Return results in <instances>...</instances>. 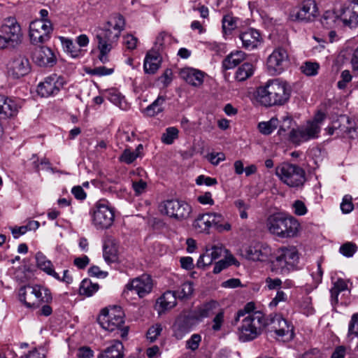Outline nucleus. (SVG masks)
Here are the masks:
<instances>
[{"instance_id":"28","label":"nucleus","mask_w":358,"mask_h":358,"mask_svg":"<svg viewBox=\"0 0 358 358\" xmlns=\"http://www.w3.org/2000/svg\"><path fill=\"white\" fill-rule=\"evenodd\" d=\"M36 260L37 266L45 272L48 275H50L57 280H59V275L54 270L52 262L48 260L46 257L41 252H38L36 255Z\"/></svg>"},{"instance_id":"61","label":"nucleus","mask_w":358,"mask_h":358,"mask_svg":"<svg viewBox=\"0 0 358 358\" xmlns=\"http://www.w3.org/2000/svg\"><path fill=\"white\" fill-rule=\"evenodd\" d=\"M292 208L294 214L299 216L304 215L308 210L305 203L300 200H296L293 203Z\"/></svg>"},{"instance_id":"15","label":"nucleus","mask_w":358,"mask_h":358,"mask_svg":"<svg viewBox=\"0 0 358 358\" xmlns=\"http://www.w3.org/2000/svg\"><path fill=\"white\" fill-rule=\"evenodd\" d=\"M265 327H268L270 331H273L279 338L287 336L292 339L294 337V327L281 315H269L264 316Z\"/></svg>"},{"instance_id":"64","label":"nucleus","mask_w":358,"mask_h":358,"mask_svg":"<svg viewBox=\"0 0 358 358\" xmlns=\"http://www.w3.org/2000/svg\"><path fill=\"white\" fill-rule=\"evenodd\" d=\"M358 336V314L354 315L352 317L351 321L348 327V336Z\"/></svg>"},{"instance_id":"39","label":"nucleus","mask_w":358,"mask_h":358,"mask_svg":"<svg viewBox=\"0 0 358 358\" xmlns=\"http://www.w3.org/2000/svg\"><path fill=\"white\" fill-rule=\"evenodd\" d=\"M189 330L190 328L186 320H178L173 325L174 336L177 339H182Z\"/></svg>"},{"instance_id":"57","label":"nucleus","mask_w":358,"mask_h":358,"mask_svg":"<svg viewBox=\"0 0 358 358\" xmlns=\"http://www.w3.org/2000/svg\"><path fill=\"white\" fill-rule=\"evenodd\" d=\"M352 76L348 70H345L341 72V80L338 82L337 86L340 90H343L346 87L347 84L352 80Z\"/></svg>"},{"instance_id":"42","label":"nucleus","mask_w":358,"mask_h":358,"mask_svg":"<svg viewBox=\"0 0 358 358\" xmlns=\"http://www.w3.org/2000/svg\"><path fill=\"white\" fill-rule=\"evenodd\" d=\"M107 99L113 104L120 108H124L125 99L123 96L115 89H110L106 92Z\"/></svg>"},{"instance_id":"26","label":"nucleus","mask_w":358,"mask_h":358,"mask_svg":"<svg viewBox=\"0 0 358 358\" xmlns=\"http://www.w3.org/2000/svg\"><path fill=\"white\" fill-rule=\"evenodd\" d=\"M358 5L343 6L341 8V20L346 25L358 22Z\"/></svg>"},{"instance_id":"53","label":"nucleus","mask_w":358,"mask_h":358,"mask_svg":"<svg viewBox=\"0 0 358 358\" xmlns=\"http://www.w3.org/2000/svg\"><path fill=\"white\" fill-rule=\"evenodd\" d=\"M224 310H221L215 315V316L213 319V324L211 328L214 331H219L221 330L224 321Z\"/></svg>"},{"instance_id":"51","label":"nucleus","mask_w":358,"mask_h":358,"mask_svg":"<svg viewBox=\"0 0 358 358\" xmlns=\"http://www.w3.org/2000/svg\"><path fill=\"white\" fill-rule=\"evenodd\" d=\"M113 68H107L106 66H97L87 71V73L93 76H103L110 75L113 73Z\"/></svg>"},{"instance_id":"7","label":"nucleus","mask_w":358,"mask_h":358,"mask_svg":"<svg viewBox=\"0 0 358 358\" xmlns=\"http://www.w3.org/2000/svg\"><path fill=\"white\" fill-rule=\"evenodd\" d=\"M0 49L15 48L21 43L22 31L15 17H6L1 26Z\"/></svg>"},{"instance_id":"35","label":"nucleus","mask_w":358,"mask_h":358,"mask_svg":"<svg viewBox=\"0 0 358 358\" xmlns=\"http://www.w3.org/2000/svg\"><path fill=\"white\" fill-rule=\"evenodd\" d=\"M254 71V66L251 63H243L236 70L235 79L238 82L245 81L253 75Z\"/></svg>"},{"instance_id":"11","label":"nucleus","mask_w":358,"mask_h":358,"mask_svg":"<svg viewBox=\"0 0 358 358\" xmlns=\"http://www.w3.org/2000/svg\"><path fill=\"white\" fill-rule=\"evenodd\" d=\"M275 174L282 182L291 187L302 186L306 180L304 170L300 166L282 163L275 169Z\"/></svg>"},{"instance_id":"56","label":"nucleus","mask_w":358,"mask_h":358,"mask_svg":"<svg viewBox=\"0 0 358 358\" xmlns=\"http://www.w3.org/2000/svg\"><path fill=\"white\" fill-rule=\"evenodd\" d=\"M201 341V336L198 334H193L191 338L186 342V348L195 351L198 349L199 344Z\"/></svg>"},{"instance_id":"43","label":"nucleus","mask_w":358,"mask_h":358,"mask_svg":"<svg viewBox=\"0 0 358 358\" xmlns=\"http://www.w3.org/2000/svg\"><path fill=\"white\" fill-rule=\"evenodd\" d=\"M278 120L275 117H272L268 122H262L258 124V129L264 135L271 134L278 127Z\"/></svg>"},{"instance_id":"29","label":"nucleus","mask_w":358,"mask_h":358,"mask_svg":"<svg viewBox=\"0 0 358 358\" xmlns=\"http://www.w3.org/2000/svg\"><path fill=\"white\" fill-rule=\"evenodd\" d=\"M246 57V54L237 50L229 54L222 62V66L225 70L231 69L242 62Z\"/></svg>"},{"instance_id":"14","label":"nucleus","mask_w":358,"mask_h":358,"mask_svg":"<svg viewBox=\"0 0 358 358\" xmlns=\"http://www.w3.org/2000/svg\"><path fill=\"white\" fill-rule=\"evenodd\" d=\"M114 211L106 203L98 202L92 210L93 225L97 229L109 228L114 221Z\"/></svg>"},{"instance_id":"22","label":"nucleus","mask_w":358,"mask_h":358,"mask_svg":"<svg viewBox=\"0 0 358 358\" xmlns=\"http://www.w3.org/2000/svg\"><path fill=\"white\" fill-rule=\"evenodd\" d=\"M32 59L40 66H52L56 63V57L52 50L44 45H39L34 49Z\"/></svg>"},{"instance_id":"4","label":"nucleus","mask_w":358,"mask_h":358,"mask_svg":"<svg viewBox=\"0 0 358 358\" xmlns=\"http://www.w3.org/2000/svg\"><path fill=\"white\" fill-rule=\"evenodd\" d=\"M268 231L281 238H289L296 236L300 224L292 216H287L282 213L270 215L266 221Z\"/></svg>"},{"instance_id":"3","label":"nucleus","mask_w":358,"mask_h":358,"mask_svg":"<svg viewBox=\"0 0 358 358\" xmlns=\"http://www.w3.org/2000/svg\"><path fill=\"white\" fill-rule=\"evenodd\" d=\"M292 92L290 85L279 79L268 80L264 85L257 88L255 96L257 102L266 107L282 106L289 99Z\"/></svg>"},{"instance_id":"1","label":"nucleus","mask_w":358,"mask_h":358,"mask_svg":"<svg viewBox=\"0 0 358 358\" xmlns=\"http://www.w3.org/2000/svg\"><path fill=\"white\" fill-rule=\"evenodd\" d=\"M124 26L125 21L123 16L115 14L96 34L95 39L99 52L98 59L101 63L106 64L110 62L109 54L117 45Z\"/></svg>"},{"instance_id":"25","label":"nucleus","mask_w":358,"mask_h":358,"mask_svg":"<svg viewBox=\"0 0 358 358\" xmlns=\"http://www.w3.org/2000/svg\"><path fill=\"white\" fill-rule=\"evenodd\" d=\"M243 46L245 49L252 50L257 48L261 43L259 32L254 29H249L240 35Z\"/></svg>"},{"instance_id":"40","label":"nucleus","mask_w":358,"mask_h":358,"mask_svg":"<svg viewBox=\"0 0 358 358\" xmlns=\"http://www.w3.org/2000/svg\"><path fill=\"white\" fill-rule=\"evenodd\" d=\"M178 299L185 300L191 297L194 292L193 283L186 282L181 285V286L175 291Z\"/></svg>"},{"instance_id":"13","label":"nucleus","mask_w":358,"mask_h":358,"mask_svg":"<svg viewBox=\"0 0 358 358\" xmlns=\"http://www.w3.org/2000/svg\"><path fill=\"white\" fill-rule=\"evenodd\" d=\"M53 26L50 20H34L29 27V37L31 44L38 45L51 38Z\"/></svg>"},{"instance_id":"31","label":"nucleus","mask_w":358,"mask_h":358,"mask_svg":"<svg viewBox=\"0 0 358 358\" xmlns=\"http://www.w3.org/2000/svg\"><path fill=\"white\" fill-rule=\"evenodd\" d=\"M211 224H213L219 232L228 231L231 229L228 222H224V216L219 213H208Z\"/></svg>"},{"instance_id":"32","label":"nucleus","mask_w":358,"mask_h":358,"mask_svg":"<svg viewBox=\"0 0 358 358\" xmlns=\"http://www.w3.org/2000/svg\"><path fill=\"white\" fill-rule=\"evenodd\" d=\"M348 280H345L343 278H338L337 280L334 282V286L330 289L332 305L338 303L340 292L348 289Z\"/></svg>"},{"instance_id":"5","label":"nucleus","mask_w":358,"mask_h":358,"mask_svg":"<svg viewBox=\"0 0 358 358\" xmlns=\"http://www.w3.org/2000/svg\"><path fill=\"white\" fill-rule=\"evenodd\" d=\"M124 312L120 306L106 308L98 317L101 327L108 331H120L122 337L128 334V327H124Z\"/></svg>"},{"instance_id":"46","label":"nucleus","mask_w":358,"mask_h":358,"mask_svg":"<svg viewBox=\"0 0 358 358\" xmlns=\"http://www.w3.org/2000/svg\"><path fill=\"white\" fill-rule=\"evenodd\" d=\"M178 132L176 127H168L162 136V141L166 145L172 144L174 140L178 138Z\"/></svg>"},{"instance_id":"60","label":"nucleus","mask_w":358,"mask_h":358,"mask_svg":"<svg viewBox=\"0 0 358 358\" xmlns=\"http://www.w3.org/2000/svg\"><path fill=\"white\" fill-rule=\"evenodd\" d=\"M301 306L303 308L304 313L307 315H311L314 312V308L312 305V299L308 296L302 299Z\"/></svg>"},{"instance_id":"21","label":"nucleus","mask_w":358,"mask_h":358,"mask_svg":"<svg viewBox=\"0 0 358 358\" xmlns=\"http://www.w3.org/2000/svg\"><path fill=\"white\" fill-rule=\"evenodd\" d=\"M317 11V8L315 1L304 0L298 10L292 11L291 17L294 20L308 22L315 17Z\"/></svg>"},{"instance_id":"62","label":"nucleus","mask_w":358,"mask_h":358,"mask_svg":"<svg viewBox=\"0 0 358 358\" xmlns=\"http://www.w3.org/2000/svg\"><path fill=\"white\" fill-rule=\"evenodd\" d=\"M354 208L353 203H352V198L350 196L345 195L341 203V209L343 213H349Z\"/></svg>"},{"instance_id":"33","label":"nucleus","mask_w":358,"mask_h":358,"mask_svg":"<svg viewBox=\"0 0 358 358\" xmlns=\"http://www.w3.org/2000/svg\"><path fill=\"white\" fill-rule=\"evenodd\" d=\"M123 345L119 341L110 347L107 348L99 356V358H122L123 357Z\"/></svg>"},{"instance_id":"48","label":"nucleus","mask_w":358,"mask_h":358,"mask_svg":"<svg viewBox=\"0 0 358 358\" xmlns=\"http://www.w3.org/2000/svg\"><path fill=\"white\" fill-rule=\"evenodd\" d=\"M357 250V246L352 242H347L343 244L339 248L340 253L346 257H352Z\"/></svg>"},{"instance_id":"36","label":"nucleus","mask_w":358,"mask_h":358,"mask_svg":"<svg viewBox=\"0 0 358 358\" xmlns=\"http://www.w3.org/2000/svg\"><path fill=\"white\" fill-rule=\"evenodd\" d=\"M219 303L216 301H210L200 306L196 310V315L199 318L208 317L215 313Z\"/></svg>"},{"instance_id":"41","label":"nucleus","mask_w":358,"mask_h":358,"mask_svg":"<svg viewBox=\"0 0 358 358\" xmlns=\"http://www.w3.org/2000/svg\"><path fill=\"white\" fill-rule=\"evenodd\" d=\"M59 38L63 48L66 52L70 54L72 57H77L79 56L81 50L73 43L72 40L62 36L59 37Z\"/></svg>"},{"instance_id":"12","label":"nucleus","mask_w":358,"mask_h":358,"mask_svg":"<svg viewBox=\"0 0 358 358\" xmlns=\"http://www.w3.org/2000/svg\"><path fill=\"white\" fill-rule=\"evenodd\" d=\"M159 209L162 213L178 221L188 218L192 212V208L187 203L178 199L162 202Z\"/></svg>"},{"instance_id":"19","label":"nucleus","mask_w":358,"mask_h":358,"mask_svg":"<svg viewBox=\"0 0 358 358\" xmlns=\"http://www.w3.org/2000/svg\"><path fill=\"white\" fill-rule=\"evenodd\" d=\"M152 287L153 283L151 277L149 275L143 274L128 282L124 293L129 291H135L140 298H143L151 292Z\"/></svg>"},{"instance_id":"9","label":"nucleus","mask_w":358,"mask_h":358,"mask_svg":"<svg viewBox=\"0 0 358 358\" xmlns=\"http://www.w3.org/2000/svg\"><path fill=\"white\" fill-rule=\"evenodd\" d=\"M326 117L324 113L318 112L313 120L308 121L307 124L297 129H292L289 134L290 140L293 143H300L310 139L318 138L320 132L321 124Z\"/></svg>"},{"instance_id":"44","label":"nucleus","mask_w":358,"mask_h":358,"mask_svg":"<svg viewBox=\"0 0 358 358\" xmlns=\"http://www.w3.org/2000/svg\"><path fill=\"white\" fill-rule=\"evenodd\" d=\"M236 259L231 255H224V259H221L215 263L213 273L215 274L220 273L222 270L227 268L228 266L232 264H236Z\"/></svg>"},{"instance_id":"27","label":"nucleus","mask_w":358,"mask_h":358,"mask_svg":"<svg viewBox=\"0 0 358 358\" xmlns=\"http://www.w3.org/2000/svg\"><path fill=\"white\" fill-rule=\"evenodd\" d=\"M178 296L175 291H166L160 296L157 303L160 310L159 313L170 310L176 306V300Z\"/></svg>"},{"instance_id":"63","label":"nucleus","mask_w":358,"mask_h":358,"mask_svg":"<svg viewBox=\"0 0 358 358\" xmlns=\"http://www.w3.org/2000/svg\"><path fill=\"white\" fill-rule=\"evenodd\" d=\"M255 306L254 303H248L243 309H241L237 312L235 322L236 323L239 320L240 317L245 316L246 313H248V315L252 314L251 313L255 310Z\"/></svg>"},{"instance_id":"30","label":"nucleus","mask_w":358,"mask_h":358,"mask_svg":"<svg viewBox=\"0 0 358 358\" xmlns=\"http://www.w3.org/2000/svg\"><path fill=\"white\" fill-rule=\"evenodd\" d=\"M103 255L105 261L108 264L119 261L117 247L113 241H108L105 243Z\"/></svg>"},{"instance_id":"2","label":"nucleus","mask_w":358,"mask_h":358,"mask_svg":"<svg viewBox=\"0 0 358 358\" xmlns=\"http://www.w3.org/2000/svg\"><path fill=\"white\" fill-rule=\"evenodd\" d=\"M124 26L125 21L123 16L115 14L96 34L95 39L99 52L98 59L101 63L106 64L110 62L109 54L117 45Z\"/></svg>"},{"instance_id":"55","label":"nucleus","mask_w":358,"mask_h":358,"mask_svg":"<svg viewBox=\"0 0 358 358\" xmlns=\"http://www.w3.org/2000/svg\"><path fill=\"white\" fill-rule=\"evenodd\" d=\"M336 20L337 17L335 15V14L328 11L324 14L321 20V22L324 27L329 29L332 27Z\"/></svg>"},{"instance_id":"24","label":"nucleus","mask_w":358,"mask_h":358,"mask_svg":"<svg viewBox=\"0 0 358 358\" xmlns=\"http://www.w3.org/2000/svg\"><path fill=\"white\" fill-rule=\"evenodd\" d=\"M179 76L187 84L195 87H199L203 85L206 74L201 70L185 67L180 69Z\"/></svg>"},{"instance_id":"6","label":"nucleus","mask_w":358,"mask_h":358,"mask_svg":"<svg viewBox=\"0 0 358 358\" xmlns=\"http://www.w3.org/2000/svg\"><path fill=\"white\" fill-rule=\"evenodd\" d=\"M265 328L264 315L256 311L246 316L238 329V338L242 342H248L257 338Z\"/></svg>"},{"instance_id":"34","label":"nucleus","mask_w":358,"mask_h":358,"mask_svg":"<svg viewBox=\"0 0 358 358\" xmlns=\"http://www.w3.org/2000/svg\"><path fill=\"white\" fill-rule=\"evenodd\" d=\"M166 97L165 96H159L150 105L145 109V113L148 116L153 117L164 110V105Z\"/></svg>"},{"instance_id":"45","label":"nucleus","mask_w":358,"mask_h":358,"mask_svg":"<svg viewBox=\"0 0 358 358\" xmlns=\"http://www.w3.org/2000/svg\"><path fill=\"white\" fill-rule=\"evenodd\" d=\"M212 226L210 217L208 213L199 215L194 222V227L200 231L208 230Z\"/></svg>"},{"instance_id":"50","label":"nucleus","mask_w":358,"mask_h":358,"mask_svg":"<svg viewBox=\"0 0 358 358\" xmlns=\"http://www.w3.org/2000/svg\"><path fill=\"white\" fill-rule=\"evenodd\" d=\"M213 259L212 257H210V250L207 247L205 252L200 255L197 261L196 265L199 268H203L205 266L210 265L213 263Z\"/></svg>"},{"instance_id":"10","label":"nucleus","mask_w":358,"mask_h":358,"mask_svg":"<svg viewBox=\"0 0 358 358\" xmlns=\"http://www.w3.org/2000/svg\"><path fill=\"white\" fill-rule=\"evenodd\" d=\"M19 299L27 307H36L40 303H48L52 300L50 291L41 285H27L19 289Z\"/></svg>"},{"instance_id":"47","label":"nucleus","mask_w":358,"mask_h":358,"mask_svg":"<svg viewBox=\"0 0 358 358\" xmlns=\"http://www.w3.org/2000/svg\"><path fill=\"white\" fill-rule=\"evenodd\" d=\"M320 65L316 62H306L302 64L300 69L307 76H314L317 74Z\"/></svg>"},{"instance_id":"16","label":"nucleus","mask_w":358,"mask_h":358,"mask_svg":"<svg viewBox=\"0 0 358 358\" xmlns=\"http://www.w3.org/2000/svg\"><path fill=\"white\" fill-rule=\"evenodd\" d=\"M289 63V57L287 51L283 48H276L268 56L266 65L271 74H280L287 67Z\"/></svg>"},{"instance_id":"54","label":"nucleus","mask_w":358,"mask_h":358,"mask_svg":"<svg viewBox=\"0 0 358 358\" xmlns=\"http://www.w3.org/2000/svg\"><path fill=\"white\" fill-rule=\"evenodd\" d=\"M138 157V153L131 151L129 149H126L120 156V159L127 164H130L134 162Z\"/></svg>"},{"instance_id":"18","label":"nucleus","mask_w":358,"mask_h":358,"mask_svg":"<svg viewBox=\"0 0 358 358\" xmlns=\"http://www.w3.org/2000/svg\"><path fill=\"white\" fill-rule=\"evenodd\" d=\"M7 69L10 76L18 79L30 72L31 64L26 56L18 55L10 60L7 64Z\"/></svg>"},{"instance_id":"59","label":"nucleus","mask_w":358,"mask_h":358,"mask_svg":"<svg viewBox=\"0 0 358 358\" xmlns=\"http://www.w3.org/2000/svg\"><path fill=\"white\" fill-rule=\"evenodd\" d=\"M132 187L136 194L139 195L145 191L147 188V182L142 179L133 180Z\"/></svg>"},{"instance_id":"8","label":"nucleus","mask_w":358,"mask_h":358,"mask_svg":"<svg viewBox=\"0 0 358 358\" xmlns=\"http://www.w3.org/2000/svg\"><path fill=\"white\" fill-rule=\"evenodd\" d=\"M298 262L299 254L295 247H282L275 252L272 268L276 273L286 274L296 267Z\"/></svg>"},{"instance_id":"52","label":"nucleus","mask_w":358,"mask_h":358,"mask_svg":"<svg viewBox=\"0 0 358 358\" xmlns=\"http://www.w3.org/2000/svg\"><path fill=\"white\" fill-rule=\"evenodd\" d=\"M208 248L210 250V257H212L213 261L220 258L227 252V250L222 245H214L208 247Z\"/></svg>"},{"instance_id":"58","label":"nucleus","mask_w":358,"mask_h":358,"mask_svg":"<svg viewBox=\"0 0 358 358\" xmlns=\"http://www.w3.org/2000/svg\"><path fill=\"white\" fill-rule=\"evenodd\" d=\"M169 40V36L165 32H161L157 37L155 43V48L159 51L162 50L166 45L167 41Z\"/></svg>"},{"instance_id":"38","label":"nucleus","mask_w":358,"mask_h":358,"mask_svg":"<svg viewBox=\"0 0 358 358\" xmlns=\"http://www.w3.org/2000/svg\"><path fill=\"white\" fill-rule=\"evenodd\" d=\"M160 59L157 55L148 53L144 60V71L148 73H155L159 66Z\"/></svg>"},{"instance_id":"17","label":"nucleus","mask_w":358,"mask_h":358,"mask_svg":"<svg viewBox=\"0 0 358 358\" xmlns=\"http://www.w3.org/2000/svg\"><path fill=\"white\" fill-rule=\"evenodd\" d=\"M64 79L60 76L52 74L45 78L44 81L39 83L37 92L43 97H48L57 94L64 87Z\"/></svg>"},{"instance_id":"23","label":"nucleus","mask_w":358,"mask_h":358,"mask_svg":"<svg viewBox=\"0 0 358 358\" xmlns=\"http://www.w3.org/2000/svg\"><path fill=\"white\" fill-rule=\"evenodd\" d=\"M20 108V106L17 100L0 95V120H6L16 117Z\"/></svg>"},{"instance_id":"37","label":"nucleus","mask_w":358,"mask_h":358,"mask_svg":"<svg viewBox=\"0 0 358 358\" xmlns=\"http://www.w3.org/2000/svg\"><path fill=\"white\" fill-rule=\"evenodd\" d=\"M99 285L96 282H92L90 280L84 279L80 285L79 293L80 295L90 297L96 292Z\"/></svg>"},{"instance_id":"49","label":"nucleus","mask_w":358,"mask_h":358,"mask_svg":"<svg viewBox=\"0 0 358 358\" xmlns=\"http://www.w3.org/2000/svg\"><path fill=\"white\" fill-rule=\"evenodd\" d=\"M162 324L157 323L150 327L147 331V338L150 342H154L162 331Z\"/></svg>"},{"instance_id":"20","label":"nucleus","mask_w":358,"mask_h":358,"mask_svg":"<svg viewBox=\"0 0 358 358\" xmlns=\"http://www.w3.org/2000/svg\"><path fill=\"white\" fill-rule=\"evenodd\" d=\"M243 256L250 260L264 262L271 255V248L266 244L255 243L247 246L243 250Z\"/></svg>"}]
</instances>
